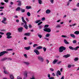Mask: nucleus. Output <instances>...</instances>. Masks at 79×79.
<instances>
[{"instance_id":"nucleus-1","label":"nucleus","mask_w":79,"mask_h":79,"mask_svg":"<svg viewBox=\"0 0 79 79\" xmlns=\"http://www.w3.org/2000/svg\"><path fill=\"white\" fill-rule=\"evenodd\" d=\"M66 48L63 46H61L59 48V52H63V50H65Z\"/></svg>"},{"instance_id":"nucleus-2","label":"nucleus","mask_w":79,"mask_h":79,"mask_svg":"<svg viewBox=\"0 0 79 79\" xmlns=\"http://www.w3.org/2000/svg\"><path fill=\"white\" fill-rule=\"evenodd\" d=\"M11 35V32H7L6 34V35H7V39H11L12 38V36H10Z\"/></svg>"},{"instance_id":"nucleus-3","label":"nucleus","mask_w":79,"mask_h":79,"mask_svg":"<svg viewBox=\"0 0 79 79\" xmlns=\"http://www.w3.org/2000/svg\"><path fill=\"white\" fill-rule=\"evenodd\" d=\"M8 53V52L6 51L1 52L0 53V57L2 56H3V55L4 54H5V53Z\"/></svg>"},{"instance_id":"nucleus-4","label":"nucleus","mask_w":79,"mask_h":79,"mask_svg":"<svg viewBox=\"0 0 79 79\" xmlns=\"http://www.w3.org/2000/svg\"><path fill=\"white\" fill-rule=\"evenodd\" d=\"M44 31L48 32H51V29L49 28H46L44 29Z\"/></svg>"},{"instance_id":"nucleus-5","label":"nucleus","mask_w":79,"mask_h":79,"mask_svg":"<svg viewBox=\"0 0 79 79\" xmlns=\"http://www.w3.org/2000/svg\"><path fill=\"white\" fill-rule=\"evenodd\" d=\"M38 60H39L40 61H41V62H43V61H44V59L42 57L38 56Z\"/></svg>"},{"instance_id":"nucleus-6","label":"nucleus","mask_w":79,"mask_h":79,"mask_svg":"<svg viewBox=\"0 0 79 79\" xmlns=\"http://www.w3.org/2000/svg\"><path fill=\"white\" fill-rule=\"evenodd\" d=\"M17 3H19L17 5L19 6H21L22 1L21 0H18L17 1Z\"/></svg>"},{"instance_id":"nucleus-7","label":"nucleus","mask_w":79,"mask_h":79,"mask_svg":"<svg viewBox=\"0 0 79 79\" xmlns=\"http://www.w3.org/2000/svg\"><path fill=\"white\" fill-rule=\"evenodd\" d=\"M34 52H35V53L37 55H39V54H40V52H39V51L37 49H35L34 50Z\"/></svg>"},{"instance_id":"nucleus-8","label":"nucleus","mask_w":79,"mask_h":79,"mask_svg":"<svg viewBox=\"0 0 79 79\" xmlns=\"http://www.w3.org/2000/svg\"><path fill=\"white\" fill-rule=\"evenodd\" d=\"M23 27H20L18 29V30L20 32H22V31H23Z\"/></svg>"},{"instance_id":"nucleus-9","label":"nucleus","mask_w":79,"mask_h":79,"mask_svg":"<svg viewBox=\"0 0 79 79\" xmlns=\"http://www.w3.org/2000/svg\"><path fill=\"white\" fill-rule=\"evenodd\" d=\"M58 61V59H55L53 61L52 63H53V64H56V63Z\"/></svg>"},{"instance_id":"nucleus-10","label":"nucleus","mask_w":79,"mask_h":79,"mask_svg":"<svg viewBox=\"0 0 79 79\" xmlns=\"http://www.w3.org/2000/svg\"><path fill=\"white\" fill-rule=\"evenodd\" d=\"M50 12H51V11L49 9H47L46 11V14H49V13H50Z\"/></svg>"},{"instance_id":"nucleus-11","label":"nucleus","mask_w":79,"mask_h":79,"mask_svg":"<svg viewBox=\"0 0 79 79\" xmlns=\"http://www.w3.org/2000/svg\"><path fill=\"white\" fill-rule=\"evenodd\" d=\"M70 56V54H67V55H65L63 56L64 58H68V57H69Z\"/></svg>"},{"instance_id":"nucleus-12","label":"nucleus","mask_w":79,"mask_h":79,"mask_svg":"<svg viewBox=\"0 0 79 79\" xmlns=\"http://www.w3.org/2000/svg\"><path fill=\"white\" fill-rule=\"evenodd\" d=\"M23 26L26 29H28V27L27 26V23H25V25Z\"/></svg>"},{"instance_id":"nucleus-13","label":"nucleus","mask_w":79,"mask_h":79,"mask_svg":"<svg viewBox=\"0 0 79 79\" xmlns=\"http://www.w3.org/2000/svg\"><path fill=\"white\" fill-rule=\"evenodd\" d=\"M24 49L26 50H29L30 48H31L30 46H28V47H25L24 48Z\"/></svg>"},{"instance_id":"nucleus-14","label":"nucleus","mask_w":79,"mask_h":79,"mask_svg":"<svg viewBox=\"0 0 79 79\" xmlns=\"http://www.w3.org/2000/svg\"><path fill=\"white\" fill-rule=\"evenodd\" d=\"M42 47L41 46H38L36 48L37 50H40L42 49Z\"/></svg>"},{"instance_id":"nucleus-15","label":"nucleus","mask_w":79,"mask_h":79,"mask_svg":"<svg viewBox=\"0 0 79 79\" xmlns=\"http://www.w3.org/2000/svg\"><path fill=\"white\" fill-rule=\"evenodd\" d=\"M70 36L72 37H73V38H76V36H75V35L73 34H70Z\"/></svg>"},{"instance_id":"nucleus-16","label":"nucleus","mask_w":79,"mask_h":79,"mask_svg":"<svg viewBox=\"0 0 79 79\" xmlns=\"http://www.w3.org/2000/svg\"><path fill=\"white\" fill-rule=\"evenodd\" d=\"M26 8L27 10H29V9H31V6H26Z\"/></svg>"},{"instance_id":"nucleus-17","label":"nucleus","mask_w":79,"mask_h":79,"mask_svg":"<svg viewBox=\"0 0 79 79\" xmlns=\"http://www.w3.org/2000/svg\"><path fill=\"white\" fill-rule=\"evenodd\" d=\"M19 10H21V8L19 7H17V8L15 10L16 11H19Z\"/></svg>"},{"instance_id":"nucleus-18","label":"nucleus","mask_w":79,"mask_h":79,"mask_svg":"<svg viewBox=\"0 0 79 79\" xmlns=\"http://www.w3.org/2000/svg\"><path fill=\"white\" fill-rule=\"evenodd\" d=\"M64 43H65V44H69V42H68V41H66V39H64Z\"/></svg>"},{"instance_id":"nucleus-19","label":"nucleus","mask_w":79,"mask_h":79,"mask_svg":"<svg viewBox=\"0 0 79 79\" xmlns=\"http://www.w3.org/2000/svg\"><path fill=\"white\" fill-rule=\"evenodd\" d=\"M71 66H73V67H74V65H70V64H69L68 65V68H71Z\"/></svg>"},{"instance_id":"nucleus-20","label":"nucleus","mask_w":79,"mask_h":79,"mask_svg":"<svg viewBox=\"0 0 79 79\" xmlns=\"http://www.w3.org/2000/svg\"><path fill=\"white\" fill-rule=\"evenodd\" d=\"M10 78L11 79H15V77H14V76H13V75L11 74L10 75Z\"/></svg>"},{"instance_id":"nucleus-21","label":"nucleus","mask_w":79,"mask_h":79,"mask_svg":"<svg viewBox=\"0 0 79 79\" xmlns=\"http://www.w3.org/2000/svg\"><path fill=\"white\" fill-rule=\"evenodd\" d=\"M24 63L26 65H29V64H30V63L29 62H24Z\"/></svg>"},{"instance_id":"nucleus-22","label":"nucleus","mask_w":79,"mask_h":79,"mask_svg":"<svg viewBox=\"0 0 79 79\" xmlns=\"http://www.w3.org/2000/svg\"><path fill=\"white\" fill-rule=\"evenodd\" d=\"M56 28H60L61 27V25L59 24L56 25Z\"/></svg>"},{"instance_id":"nucleus-23","label":"nucleus","mask_w":79,"mask_h":79,"mask_svg":"<svg viewBox=\"0 0 79 79\" xmlns=\"http://www.w3.org/2000/svg\"><path fill=\"white\" fill-rule=\"evenodd\" d=\"M75 34H76V35H78L79 34V31H76L74 32Z\"/></svg>"},{"instance_id":"nucleus-24","label":"nucleus","mask_w":79,"mask_h":79,"mask_svg":"<svg viewBox=\"0 0 79 79\" xmlns=\"http://www.w3.org/2000/svg\"><path fill=\"white\" fill-rule=\"evenodd\" d=\"M30 34H30V33H26L24 34V35H27V36H29L30 35Z\"/></svg>"},{"instance_id":"nucleus-25","label":"nucleus","mask_w":79,"mask_h":79,"mask_svg":"<svg viewBox=\"0 0 79 79\" xmlns=\"http://www.w3.org/2000/svg\"><path fill=\"white\" fill-rule=\"evenodd\" d=\"M79 48V46H77V47H76L75 48H74L73 49L74 50H77V49H78V48Z\"/></svg>"},{"instance_id":"nucleus-26","label":"nucleus","mask_w":79,"mask_h":79,"mask_svg":"<svg viewBox=\"0 0 79 79\" xmlns=\"http://www.w3.org/2000/svg\"><path fill=\"white\" fill-rule=\"evenodd\" d=\"M8 60L7 58H2L1 60V61H5V60Z\"/></svg>"},{"instance_id":"nucleus-27","label":"nucleus","mask_w":79,"mask_h":79,"mask_svg":"<svg viewBox=\"0 0 79 79\" xmlns=\"http://www.w3.org/2000/svg\"><path fill=\"white\" fill-rule=\"evenodd\" d=\"M50 35L49 34H47L45 35V37H49Z\"/></svg>"},{"instance_id":"nucleus-28","label":"nucleus","mask_w":79,"mask_h":79,"mask_svg":"<svg viewBox=\"0 0 79 79\" xmlns=\"http://www.w3.org/2000/svg\"><path fill=\"white\" fill-rule=\"evenodd\" d=\"M24 76L26 77H27V72H26L24 73Z\"/></svg>"},{"instance_id":"nucleus-29","label":"nucleus","mask_w":79,"mask_h":79,"mask_svg":"<svg viewBox=\"0 0 79 79\" xmlns=\"http://www.w3.org/2000/svg\"><path fill=\"white\" fill-rule=\"evenodd\" d=\"M69 49H70V50H74V48L73 47L71 46H69Z\"/></svg>"},{"instance_id":"nucleus-30","label":"nucleus","mask_w":79,"mask_h":79,"mask_svg":"<svg viewBox=\"0 0 79 79\" xmlns=\"http://www.w3.org/2000/svg\"><path fill=\"white\" fill-rule=\"evenodd\" d=\"M27 14L28 16H31V13L29 12H28Z\"/></svg>"},{"instance_id":"nucleus-31","label":"nucleus","mask_w":79,"mask_h":79,"mask_svg":"<svg viewBox=\"0 0 79 79\" xmlns=\"http://www.w3.org/2000/svg\"><path fill=\"white\" fill-rule=\"evenodd\" d=\"M38 3L39 4H42V2L41 1V0H38Z\"/></svg>"},{"instance_id":"nucleus-32","label":"nucleus","mask_w":79,"mask_h":79,"mask_svg":"<svg viewBox=\"0 0 79 79\" xmlns=\"http://www.w3.org/2000/svg\"><path fill=\"white\" fill-rule=\"evenodd\" d=\"M57 73L59 75V76H60L61 75V73H60V71L59 70H58L57 72Z\"/></svg>"},{"instance_id":"nucleus-33","label":"nucleus","mask_w":79,"mask_h":79,"mask_svg":"<svg viewBox=\"0 0 79 79\" xmlns=\"http://www.w3.org/2000/svg\"><path fill=\"white\" fill-rule=\"evenodd\" d=\"M38 36L40 38V39H41V38H42V35H40V34H39L38 35Z\"/></svg>"},{"instance_id":"nucleus-34","label":"nucleus","mask_w":79,"mask_h":79,"mask_svg":"<svg viewBox=\"0 0 79 79\" xmlns=\"http://www.w3.org/2000/svg\"><path fill=\"white\" fill-rule=\"evenodd\" d=\"M21 11L22 13H24V12H25V10H24V9H21Z\"/></svg>"},{"instance_id":"nucleus-35","label":"nucleus","mask_w":79,"mask_h":79,"mask_svg":"<svg viewBox=\"0 0 79 79\" xmlns=\"http://www.w3.org/2000/svg\"><path fill=\"white\" fill-rule=\"evenodd\" d=\"M50 2L52 4H53L54 3V0H50Z\"/></svg>"},{"instance_id":"nucleus-36","label":"nucleus","mask_w":79,"mask_h":79,"mask_svg":"<svg viewBox=\"0 0 79 79\" xmlns=\"http://www.w3.org/2000/svg\"><path fill=\"white\" fill-rule=\"evenodd\" d=\"M43 50L44 52H46V50H47V49H46V48L44 47L43 48Z\"/></svg>"},{"instance_id":"nucleus-37","label":"nucleus","mask_w":79,"mask_h":79,"mask_svg":"<svg viewBox=\"0 0 79 79\" xmlns=\"http://www.w3.org/2000/svg\"><path fill=\"white\" fill-rule=\"evenodd\" d=\"M13 50V49H8L6 50V51H11Z\"/></svg>"},{"instance_id":"nucleus-38","label":"nucleus","mask_w":79,"mask_h":79,"mask_svg":"<svg viewBox=\"0 0 79 79\" xmlns=\"http://www.w3.org/2000/svg\"><path fill=\"white\" fill-rule=\"evenodd\" d=\"M78 58L76 57L74 59V61H77L78 60Z\"/></svg>"},{"instance_id":"nucleus-39","label":"nucleus","mask_w":79,"mask_h":79,"mask_svg":"<svg viewBox=\"0 0 79 79\" xmlns=\"http://www.w3.org/2000/svg\"><path fill=\"white\" fill-rule=\"evenodd\" d=\"M48 26H49V25H45L44 27V28H45V27H48Z\"/></svg>"},{"instance_id":"nucleus-40","label":"nucleus","mask_w":79,"mask_h":79,"mask_svg":"<svg viewBox=\"0 0 79 79\" xmlns=\"http://www.w3.org/2000/svg\"><path fill=\"white\" fill-rule=\"evenodd\" d=\"M49 70H50V71H54V69L52 68H50Z\"/></svg>"},{"instance_id":"nucleus-41","label":"nucleus","mask_w":79,"mask_h":79,"mask_svg":"<svg viewBox=\"0 0 79 79\" xmlns=\"http://www.w3.org/2000/svg\"><path fill=\"white\" fill-rule=\"evenodd\" d=\"M5 21L3 20L2 22V23H4L5 24H6V22H5Z\"/></svg>"},{"instance_id":"nucleus-42","label":"nucleus","mask_w":79,"mask_h":79,"mask_svg":"<svg viewBox=\"0 0 79 79\" xmlns=\"http://www.w3.org/2000/svg\"><path fill=\"white\" fill-rule=\"evenodd\" d=\"M42 27H43V26H42V25H40L39 26V28L40 29H42Z\"/></svg>"},{"instance_id":"nucleus-43","label":"nucleus","mask_w":79,"mask_h":79,"mask_svg":"<svg viewBox=\"0 0 79 79\" xmlns=\"http://www.w3.org/2000/svg\"><path fill=\"white\" fill-rule=\"evenodd\" d=\"M42 22H40V23H39L38 24V26H40L41 24H42Z\"/></svg>"},{"instance_id":"nucleus-44","label":"nucleus","mask_w":79,"mask_h":79,"mask_svg":"<svg viewBox=\"0 0 79 79\" xmlns=\"http://www.w3.org/2000/svg\"><path fill=\"white\" fill-rule=\"evenodd\" d=\"M22 21L23 22V23H25V24L27 23V22H26L25 21L24 19L23 20H22Z\"/></svg>"},{"instance_id":"nucleus-45","label":"nucleus","mask_w":79,"mask_h":79,"mask_svg":"<svg viewBox=\"0 0 79 79\" xmlns=\"http://www.w3.org/2000/svg\"><path fill=\"white\" fill-rule=\"evenodd\" d=\"M45 20V17L41 19V21H44Z\"/></svg>"},{"instance_id":"nucleus-46","label":"nucleus","mask_w":79,"mask_h":79,"mask_svg":"<svg viewBox=\"0 0 79 79\" xmlns=\"http://www.w3.org/2000/svg\"><path fill=\"white\" fill-rule=\"evenodd\" d=\"M37 45H38L37 44H34V45H33V47L34 48V47H36V46H37Z\"/></svg>"},{"instance_id":"nucleus-47","label":"nucleus","mask_w":79,"mask_h":79,"mask_svg":"<svg viewBox=\"0 0 79 79\" xmlns=\"http://www.w3.org/2000/svg\"><path fill=\"white\" fill-rule=\"evenodd\" d=\"M73 44H76V40H74L73 41Z\"/></svg>"},{"instance_id":"nucleus-48","label":"nucleus","mask_w":79,"mask_h":79,"mask_svg":"<svg viewBox=\"0 0 79 79\" xmlns=\"http://www.w3.org/2000/svg\"><path fill=\"white\" fill-rule=\"evenodd\" d=\"M4 73H5V74H7V71H6V70H5L4 71Z\"/></svg>"},{"instance_id":"nucleus-49","label":"nucleus","mask_w":79,"mask_h":79,"mask_svg":"<svg viewBox=\"0 0 79 79\" xmlns=\"http://www.w3.org/2000/svg\"><path fill=\"white\" fill-rule=\"evenodd\" d=\"M0 4L1 5H5V3L2 2Z\"/></svg>"},{"instance_id":"nucleus-50","label":"nucleus","mask_w":79,"mask_h":79,"mask_svg":"<svg viewBox=\"0 0 79 79\" xmlns=\"http://www.w3.org/2000/svg\"><path fill=\"white\" fill-rule=\"evenodd\" d=\"M46 62H47V64H48L49 63V60L48 59L46 60Z\"/></svg>"},{"instance_id":"nucleus-51","label":"nucleus","mask_w":79,"mask_h":79,"mask_svg":"<svg viewBox=\"0 0 79 79\" xmlns=\"http://www.w3.org/2000/svg\"><path fill=\"white\" fill-rule=\"evenodd\" d=\"M61 37H64V38H66V36H65L64 35H62Z\"/></svg>"},{"instance_id":"nucleus-52","label":"nucleus","mask_w":79,"mask_h":79,"mask_svg":"<svg viewBox=\"0 0 79 79\" xmlns=\"http://www.w3.org/2000/svg\"><path fill=\"white\" fill-rule=\"evenodd\" d=\"M70 2H69V1H68L67 2V6H68L69 5V3H70Z\"/></svg>"},{"instance_id":"nucleus-53","label":"nucleus","mask_w":79,"mask_h":79,"mask_svg":"<svg viewBox=\"0 0 79 79\" xmlns=\"http://www.w3.org/2000/svg\"><path fill=\"white\" fill-rule=\"evenodd\" d=\"M44 39H46V40H49V39L46 37H44Z\"/></svg>"},{"instance_id":"nucleus-54","label":"nucleus","mask_w":79,"mask_h":79,"mask_svg":"<svg viewBox=\"0 0 79 79\" xmlns=\"http://www.w3.org/2000/svg\"><path fill=\"white\" fill-rule=\"evenodd\" d=\"M24 56L25 57V58H27V55L26 54H24Z\"/></svg>"},{"instance_id":"nucleus-55","label":"nucleus","mask_w":79,"mask_h":79,"mask_svg":"<svg viewBox=\"0 0 79 79\" xmlns=\"http://www.w3.org/2000/svg\"><path fill=\"white\" fill-rule=\"evenodd\" d=\"M17 79H22L21 77H19V76H18L17 77Z\"/></svg>"},{"instance_id":"nucleus-56","label":"nucleus","mask_w":79,"mask_h":79,"mask_svg":"<svg viewBox=\"0 0 79 79\" xmlns=\"http://www.w3.org/2000/svg\"><path fill=\"white\" fill-rule=\"evenodd\" d=\"M48 77H49V78H50V74H48Z\"/></svg>"},{"instance_id":"nucleus-57","label":"nucleus","mask_w":79,"mask_h":79,"mask_svg":"<svg viewBox=\"0 0 79 79\" xmlns=\"http://www.w3.org/2000/svg\"><path fill=\"white\" fill-rule=\"evenodd\" d=\"M49 79H54V77H50Z\"/></svg>"},{"instance_id":"nucleus-58","label":"nucleus","mask_w":79,"mask_h":79,"mask_svg":"<svg viewBox=\"0 0 79 79\" xmlns=\"http://www.w3.org/2000/svg\"><path fill=\"white\" fill-rule=\"evenodd\" d=\"M7 60H12V59L11 58H9L8 59L7 58Z\"/></svg>"},{"instance_id":"nucleus-59","label":"nucleus","mask_w":79,"mask_h":79,"mask_svg":"<svg viewBox=\"0 0 79 79\" xmlns=\"http://www.w3.org/2000/svg\"><path fill=\"white\" fill-rule=\"evenodd\" d=\"M29 27L30 28H31L32 27V26L31 24H29Z\"/></svg>"},{"instance_id":"nucleus-60","label":"nucleus","mask_w":79,"mask_h":79,"mask_svg":"<svg viewBox=\"0 0 79 79\" xmlns=\"http://www.w3.org/2000/svg\"><path fill=\"white\" fill-rule=\"evenodd\" d=\"M0 34L1 35H3V34H4V33L0 32Z\"/></svg>"},{"instance_id":"nucleus-61","label":"nucleus","mask_w":79,"mask_h":79,"mask_svg":"<svg viewBox=\"0 0 79 79\" xmlns=\"http://www.w3.org/2000/svg\"><path fill=\"white\" fill-rule=\"evenodd\" d=\"M77 7H79V3L77 4Z\"/></svg>"},{"instance_id":"nucleus-62","label":"nucleus","mask_w":79,"mask_h":79,"mask_svg":"<svg viewBox=\"0 0 79 79\" xmlns=\"http://www.w3.org/2000/svg\"><path fill=\"white\" fill-rule=\"evenodd\" d=\"M16 22L17 23H19V20L18 19H17L16 20Z\"/></svg>"},{"instance_id":"nucleus-63","label":"nucleus","mask_w":79,"mask_h":79,"mask_svg":"<svg viewBox=\"0 0 79 79\" xmlns=\"http://www.w3.org/2000/svg\"><path fill=\"white\" fill-rule=\"evenodd\" d=\"M6 20V19L5 18H4L3 20L5 21Z\"/></svg>"},{"instance_id":"nucleus-64","label":"nucleus","mask_w":79,"mask_h":79,"mask_svg":"<svg viewBox=\"0 0 79 79\" xmlns=\"http://www.w3.org/2000/svg\"><path fill=\"white\" fill-rule=\"evenodd\" d=\"M77 10V8L73 9V11H76V10Z\"/></svg>"}]
</instances>
